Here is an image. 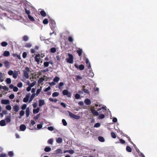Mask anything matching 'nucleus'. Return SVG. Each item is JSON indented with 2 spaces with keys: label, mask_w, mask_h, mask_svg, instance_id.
<instances>
[{
  "label": "nucleus",
  "mask_w": 157,
  "mask_h": 157,
  "mask_svg": "<svg viewBox=\"0 0 157 157\" xmlns=\"http://www.w3.org/2000/svg\"><path fill=\"white\" fill-rule=\"evenodd\" d=\"M14 111L16 112H17L18 111L19 109V107L17 105H16L13 107Z\"/></svg>",
  "instance_id": "nucleus-22"
},
{
  "label": "nucleus",
  "mask_w": 157,
  "mask_h": 157,
  "mask_svg": "<svg viewBox=\"0 0 157 157\" xmlns=\"http://www.w3.org/2000/svg\"><path fill=\"white\" fill-rule=\"evenodd\" d=\"M80 95L78 94H76L75 95V98L76 99H79L80 98Z\"/></svg>",
  "instance_id": "nucleus-48"
},
{
  "label": "nucleus",
  "mask_w": 157,
  "mask_h": 157,
  "mask_svg": "<svg viewBox=\"0 0 157 157\" xmlns=\"http://www.w3.org/2000/svg\"><path fill=\"white\" fill-rule=\"evenodd\" d=\"M8 154L11 157H12L13 155V154L12 151H10L9 152Z\"/></svg>",
  "instance_id": "nucleus-56"
},
{
  "label": "nucleus",
  "mask_w": 157,
  "mask_h": 157,
  "mask_svg": "<svg viewBox=\"0 0 157 157\" xmlns=\"http://www.w3.org/2000/svg\"><path fill=\"white\" fill-rule=\"evenodd\" d=\"M98 140L100 141L101 142H103L105 141V139H104V137L101 136L98 137Z\"/></svg>",
  "instance_id": "nucleus-26"
},
{
  "label": "nucleus",
  "mask_w": 157,
  "mask_h": 157,
  "mask_svg": "<svg viewBox=\"0 0 157 157\" xmlns=\"http://www.w3.org/2000/svg\"><path fill=\"white\" fill-rule=\"evenodd\" d=\"M4 64L7 68H8L10 67V62L7 60H6L4 61Z\"/></svg>",
  "instance_id": "nucleus-7"
},
{
  "label": "nucleus",
  "mask_w": 157,
  "mask_h": 157,
  "mask_svg": "<svg viewBox=\"0 0 157 157\" xmlns=\"http://www.w3.org/2000/svg\"><path fill=\"white\" fill-rule=\"evenodd\" d=\"M40 54H36L35 57V61L38 63H39V62L40 61V58H38V57H40Z\"/></svg>",
  "instance_id": "nucleus-5"
},
{
  "label": "nucleus",
  "mask_w": 157,
  "mask_h": 157,
  "mask_svg": "<svg viewBox=\"0 0 157 157\" xmlns=\"http://www.w3.org/2000/svg\"><path fill=\"white\" fill-rule=\"evenodd\" d=\"M59 94L57 92H54L52 94V96L53 97H56L59 96Z\"/></svg>",
  "instance_id": "nucleus-35"
},
{
  "label": "nucleus",
  "mask_w": 157,
  "mask_h": 157,
  "mask_svg": "<svg viewBox=\"0 0 157 157\" xmlns=\"http://www.w3.org/2000/svg\"><path fill=\"white\" fill-rule=\"evenodd\" d=\"M126 151L129 152H131L132 151V148L129 146H127L126 148Z\"/></svg>",
  "instance_id": "nucleus-32"
},
{
  "label": "nucleus",
  "mask_w": 157,
  "mask_h": 157,
  "mask_svg": "<svg viewBox=\"0 0 157 157\" xmlns=\"http://www.w3.org/2000/svg\"><path fill=\"white\" fill-rule=\"evenodd\" d=\"M59 77H56L53 79V81L55 82H57L59 80Z\"/></svg>",
  "instance_id": "nucleus-41"
},
{
  "label": "nucleus",
  "mask_w": 157,
  "mask_h": 157,
  "mask_svg": "<svg viewBox=\"0 0 157 157\" xmlns=\"http://www.w3.org/2000/svg\"><path fill=\"white\" fill-rule=\"evenodd\" d=\"M13 71L11 70H9L8 72V74L10 75H13Z\"/></svg>",
  "instance_id": "nucleus-51"
},
{
  "label": "nucleus",
  "mask_w": 157,
  "mask_h": 157,
  "mask_svg": "<svg viewBox=\"0 0 157 157\" xmlns=\"http://www.w3.org/2000/svg\"><path fill=\"white\" fill-rule=\"evenodd\" d=\"M40 116V114H37L36 116H35L34 117V118L35 120H38V118H39Z\"/></svg>",
  "instance_id": "nucleus-59"
},
{
  "label": "nucleus",
  "mask_w": 157,
  "mask_h": 157,
  "mask_svg": "<svg viewBox=\"0 0 157 157\" xmlns=\"http://www.w3.org/2000/svg\"><path fill=\"white\" fill-rule=\"evenodd\" d=\"M48 20L47 18L44 19L43 21V23L44 24H48Z\"/></svg>",
  "instance_id": "nucleus-42"
},
{
  "label": "nucleus",
  "mask_w": 157,
  "mask_h": 157,
  "mask_svg": "<svg viewBox=\"0 0 157 157\" xmlns=\"http://www.w3.org/2000/svg\"><path fill=\"white\" fill-rule=\"evenodd\" d=\"M6 108L7 110L10 111L11 109V107L10 105H8L6 106Z\"/></svg>",
  "instance_id": "nucleus-44"
},
{
  "label": "nucleus",
  "mask_w": 157,
  "mask_h": 157,
  "mask_svg": "<svg viewBox=\"0 0 157 157\" xmlns=\"http://www.w3.org/2000/svg\"><path fill=\"white\" fill-rule=\"evenodd\" d=\"M26 114L27 117H28L29 114V107H28L26 111Z\"/></svg>",
  "instance_id": "nucleus-31"
},
{
  "label": "nucleus",
  "mask_w": 157,
  "mask_h": 157,
  "mask_svg": "<svg viewBox=\"0 0 157 157\" xmlns=\"http://www.w3.org/2000/svg\"><path fill=\"white\" fill-rule=\"evenodd\" d=\"M45 77V76L44 75L43 78H40L38 81V83L39 84H40L42 82L44 81V78Z\"/></svg>",
  "instance_id": "nucleus-18"
},
{
  "label": "nucleus",
  "mask_w": 157,
  "mask_h": 157,
  "mask_svg": "<svg viewBox=\"0 0 157 157\" xmlns=\"http://www.w3.org/2000/svg\"><path fill=\"white\" fill-rule=\"evenodd\" d=\"M68 56L69 58L68 59H66L67 62L69 63H72L73 62V55L68 53Z\"/></svg>",
  "instance_id": "nucleus-1"
},
{
  "label": "nucleus",
  "mask_w": 157,
  "mask_h": 157,
  "mask_svg": "<svg viewBox=\"0 0 157 157\" xmlns=\"http://www.w3.org/2000/svg\"><path fill=\"white\" fill-rule=\"evenodd\" d=\"M105 115L103 114H101L99 116V119H102L104 118Z\"/></svg>",
  "instance_id": "nucleus-49"
},
{
  "label": "nucleus",
  "mask_w": 157,
  "mask_h": 157,
  "mask_svg": "<svg viewBox=\"0 0 157 157\" xmlns=\"http://www.w3.org/2000/svg\"><path fill=\"white\" fill-rule=\"evenodd\" d=\"M29 39V38L28 36H25L23 37V40L25 41H26L28 40Z\"/></svg>",
  "instance_id": "nucleus-46"
},
{
  "label": "nucleus",
  "mask_w": 157,
  "mask_h": 157,
  "mask_svg": "<svg viewBox=\"0 0 157 157\" xmlns=\"http://www.w3.org/2000/svg\"><path fill=\"white\" fill-rule=\"evenodd\" d=\"M29 98V94L26 96L24 98L23 100V101L25 102H28Z\"/></svg>",
  "instance_id": "nucleus-13"
},
{
  "label": "nucleus",
  "mask_w": 157,
  "mask_h": 157,
  "mask_svg": "<svg viewBox=\"0 0 157 157\" xmlns=\"http://www.w3.org/2000/svg\"><path fill=\"white\" fill-rule=\"evenodd\" d=\"M20 129L21 131H24L26 129V127L24 124H21L20 126Z\"/></svg>",
  "instance_id": "nucleus-15"
},
{
  "label": "nucleus",
  "mask_w": 157,
  "mask_h": 157,
  "mask_svg": "<svg viewBox=\"0 0 157 157\" xmlns=\"http://www.w3.org/2000/svg\"><path fill=\"white\" fill-rule=\"evenodd\" d=\"M62 93L64 95H67L68 97L71 98V92H69L67 90H64L62 91Z\"/></svg>",
  "instance_id": "nucleus-4"
},
{
  "label": "nucleus",
  "mask_w": 157,
  "mask_h": 157,
  "mask_svg": "<svg viewBox=\"0 0 157 157\" xmlns=\"http://www.w3.org/2000/svg\"><path fill=\"white\" fill-rule=\"evenodd\" d=\"M63 141L61 137H58L56 140V142L58 143H61Z\"/></svg>",
  "instance_id": "nucleus-27"
},
{
  "label": "nucleus",
  "mask_w": 157,
  "mask_h": 157,
  "mask_svg": "<svg viewBox=\"0 0 157 157\" xmlns=\"http://www.w3.org/2000/svg\"><path fill=\"white\" fill-rule=\"evenodd\" d=\"M48 129L50 131H52L54 130V128L52 126H49L48 127Z\"/></svg>",
  "instance_id": "nucleus-58"
},
{
  "label": "nucleus",
  "mask_w": 157,
  "mask_h": 157,
  "mask_svg": "<svg viewBox=\"0 0 157 157\" xmlns=\"http://www.w3.org/2000/svg\"><path fill=\"white\" fill-rule=\"evenodd\" d=\"M6 155L5 153H2L0 154V157H6Z\"/></svg>",
  "instance_id": "nucleus-64"
},
{
  "label": "nucleus",
  "mask_w": 157,
  "mask_h": 157,
  "mask_svg": "<svg viewBox=\"0 0 157 157\" xmlns=\"http://www.w3.org/2000/svg\"><path fill=\"white\" fill-rule=\"evenodd\" d=\"M64 84L63 82H60V83H59V84L58 86V88L59 89H60L61 87L62 86H63V85Z\"/></svg>",
  "instance_id": "nucleus-57"
},
{
  "label": "nucleus",
  "mask_w": 157,
  "mask_h": 157,
  "mask_svg": "<svg viewBox=\"0 0 157 157\" xmlns=\"http://www.w3.org/2000/svg\"><path fill=\"white\" fill-rule=\"evenodd\" d=\"M68 40L70 42H72L73 41V38L72 36H70L68 38Z\"/></svg>",
  "instance_id": "nucleus-47"
},
{
  "label": "nucleus",
  "mask_w": 157,
  "mask_h": 157,
  "mask_svg": "<svg viewBox=\"0 0 157 157\" xmlns=\"http://www.w3.org/2000/svg\"><path fill=\"white\" fill-rule=\"evenodd\" d=\"M55 151L56 153L57 154H62L63 153L62 150L60 149H57Z\"/></svg>",
  "instance_id": "nucleus-21"
},
{
  "label": "nucleus",
  "mask_w": 157,
  "mask_h": 157,
  "mask_svg": "<svg viewBox=\"0 0 157 157\" xmlns=\"http://www.w3.org/2000/svg\"><path fill=\"white\" fill-rule=\"evenodd\" d=\"M49 62H45L44 63V65L45 67H48L49 66Z\"/></svg>",
  "instance_id": "nucleus-54"
},
{
  "label": "nucleus",
  "mask_w": 157,
  "mask_h": 157,
  "mask_svg": "<svg viewBox=\"0 0 157 157\" xmlns=\"http://www.w3.org/2000/svg\"><path fill=\"white\" fill-rule=\"evenodd\" d=\"M5 120L7 123L10 122L11 121V116H6Z\"/></svg>",
  "instance_id": "nucleus-9"
},
{
  "label": "nucleus",
  "mask_w": 157,
  "mask_h": 157,
  "mask_svg": "<svg viewBox=\"0 0 157 157\" xmlns=\"http://www.w3.org/2000/svg\"><path fill=\"white\" fill-rule=\"evenodd\" d=\"M78 69L80 70H82L84 69V66L83 64L80 65L79 66Z\"/></svg>",
  "instance_id": "nucleus-36"
},
{
  "label": "nucleus",
  "mask_w": 157,
  "mask_h": 157,
  "mask_svg": "<svg viewBox=\"0 0 157 157\" xmlns=\"http://www.w3.org/2000/svg\"><path fill=\"white\" fill-rule=\"evenodd\" d=\"M1 44L2 46L5 47L7 46L8 44L6 42L3 41L1 43Z\"/></svg>",
  "instance_id": "nucleus-28"
},
{
  "label": "nucleus",
  "mask_w": 157,
  "mask_h": 157,
  "mask_svg": "<svg viewBox=\"0 0 157 157\" xmlns=\"http://www.w3.org/2000/svg\"><path fill=\"white\" fill-rule=\"evenodd\" d=\"M48 142L49 144L52 145L53 142V140L52 139H50L48 140Z\"/></svg>",
  "instance_id": "nucleus-53"
},
{
  "label": "nucleus",
  "mask_w": 157,
  "mask_h": 157,
  "mask_svg": "<svg viewBox=\"0 0 157 157\" xmlns=\"http://www.w3.org/2000/svg\"><path fill=\"white\" fill-rule=\"evenodd\" d=\"M22 86V83L21 82L19 83L17 85V86L19 88L21 87Z\"/></svg>",
  "instance_id": "nucleus-63"
},
{
  "label": "nucleus",
  "mask_w": 157,
  "mask_h": 157,
  "mask_svg": "<svg viewBox=\"0 0 157 157\" xmlns=\"http://www.w3.org/2000/svg\"><path fill=\"white\" fill-rule=\"evenodd\" d=\"M62 122L63 123V125H64L65 126L67 125V123L65 119H62Z\"/></svg>",
  "instance_id": "nucleus-45"
},
{
  "label": "nucleus",
  "mask_w": 157,
  "mask_h": 157,
  "mask_svg": "<svg viewBox=\"0 0 157 157\" xmlns=\"http://www.w3.org/2000/svg\"><path fill=\"white\" fill-rule=\"evenodd\" d=\"M56 51V49L55 48L53 47L51 48L50 52L52 53H55Z\"/></svg>",
  "instance_id": "nucleus-37"
},
{
  "label": "nucleus",
  "mask_w": 157,
  "mask_h": 157,
  "mask_svg": "<svg viewBox=\"0 0 157 157\" xmlns=\"http://www.w3.org/2000/svg\"><path fill=\"white\" fill-rule=\"evenodd\" d=\"M75 79L76 81H78L82 79V78L81 76L79 75L75 76Z\"/></svg>",
  "instance_id": "nucleus-30"
},
{
  "label": "nucleus",
  "mask_w": 157,
  "mask_h": 157,
  "mask_svg": "<svg viewBox=\"0 0 157 157\" xmlns=\"http://www.w3.org/2000/svg\"><path fill=\"white\" fill-rule=\"evenodd\" d=\"M26 105L25 104H24L22 105V106H21V109H22V110H24L26 108Z\"/></svg>",
  "instance_id": "nucleus-62"
},
{
  "label": "nucleus",
  "mask_w": 157,
  "mask_h": 157,
  "mask_svg": "<svg viewBox=\"0 0 157 157\" xmlns=\"http://www.w3.org/2000/svg\"><path fill=\"white\" fill-rule=\"evenodd\" d=\"M11 79L10 78H7L6 80V83L8 84H10L11 83Z\"/></svg>",
  "instance_id": "nucleus-34"
},
{
  "label": "nucleus",
  "mask_w": 157,
  "mask_h": 157,
  "mask_svg": "<svg viewBox=\"0 0 157 157\" xmlns=\"http://www.w3.org/2000/svg\"><path fill=\"white\" fill-rule=\"evenodd\" d=\"M18 73L17 71H15L14 73H13V77L14 78H17L18 75Z\"/></svg>",
  "instance_id": "nucleus-20"
},
{
  "label": "nucleus",
  "mask_w": 157,
  "mask_h": 157,
  "mask_svg": "<svg viewBox=\"0 0 157 157\" xmlns=\"http://www.w3.org/2000/svg\"><path fill=\"white\" fill-rule=\"evenodd\" d=\"M6 125V122L4 120H2L0 121V125L2 126H5Z\"/></svg>",
  "instance_id": "nucleus-17"
},
{
  "label": "nucleus",
  "mask_w": 157,
  "mask_h": 157,
  "mask_svg": "<svg viewBox=\"0 0 157 157\" xmlns=\"http://www.w3.org/2000/svg\"><path fill=\"white\" fill-rule=\"evenodd\" d=\"M84 102L87 105H90L91 104V101L88 98H86L84 100Z\"/></svg>",
  "instance_id": "nucleus-6"
},
{
  "label": "nucleus",
  "mask_w": 157,
  "mask_h": 157,
  "mask_svg": "<svg viewBox=\"0 0 157 157\" xmlns=\"http://www.w3.org/2000/svg\"><path fill=\"white\" fill-rule=\"evenodd\" d=\"M101 125V124L99 123H96L94 125V127L95 128L99 127Z\"/></svg>",
  "instance_id": "nucleus-50"
},
{
  "label": "nucleus",
  "mask_w": 157,
  "mask_h": 157,
  "mask_svg": "<svg viewBox=\"0 0 157 157\" xmlns=\"http://www.w3.org/2000/svg\"><path fill=\"white\" fill-rule=\"evenodd\" d=\"M111 137L115 139V138H116V135L114 132H111Z\"/></svg>",
  "instance_id": "nucleus-39"
},
{
  "label": "nucleus",
  "mask_w": 157,
  "mask_h": 157,
  "mask_svg": "<svg viewBox=\"0 0 157 157\" xmlns=\"http://www.w3.org/2000/svg\"><path fill=\"white\" fill-rule=\"evenodd\" d=\"M39 48V47L36 46L35 47L34 49H31V52L32 53H34L36 51L38 50Z\"/></svg>",
  "instance_id": "nucleus-11"
},
{
  "label": "nucleus",
  "mask_w": 157,
  "mask_h": 157,
  "mask_svg": "<svg viewBox=\"0 0 157 157\" xmlns=\"http://www.w3.org/2000/svg\"><path fill=\"white\" fill-rule=\"evenodd\" d=\"M49 100L50 101H52V102H56L57 101H58V100L56 99H54L52 98H49Z\"/></svg>",
  "instance_id": "nucleus-40"
},
{
  "label": "nucleus",
  "mask_w": 157,
  "mask_h": 157,
  "mask_svg": "<svg viewBox=\"0 0 157 157\" xmlns=\"http://www.w3.org/2000/svg\"><path fill=\"white\" fill-rule=\"evenodd\" d=\"M3 55L4 57H8L10 55V52L8 51H5L3 52Z\"/></svg>",
  "instance_id": "nucleus-16"
},
{
  "label": "nucleus",
  "mask_w": 157,
  "mask_h": 157,
  "mask_svg": "<svg viewBox=\"0 0 157 157\" xmlns=\"http://www.w3.org/2000/svg\"><path fill=\"white\" fill-rule=\"evenodd\" d=\"M51 89V87L50 86H48V87L46 88L45 89V90H44V92H48L49 90Z\"/></svg>",
  "instance_id": "nucleus-61"
},
{
  "label": "nucleus",
  "mask_w": 157,
  "mask_h": 157,
  "mask_svg": "<svg viewBox=\"0 0 157 157\" xmlns=\"http://www.w3.org/2000/svg\"><path fill=\"white\" fill-rule=\"evenodd\" d=\"M12 56L13 57H17V58L19 59H21V57L20 55L17 54L16 53H13L12 55Z\"/></svg>",
  "instance_id": "nucleus-25"
},
{
  "label": "nucleus",
  "mask_w": 157,
  "mask_h": 157,
  "mask_svg": "<svg viewBox=\"0 0 157 157\" xmlns=\"http://www.w3.org/2000/svg\"><path fill=\"white\" fill-rule=\"evenodd\" d=\"M29 71V68L28 67H26L25 68V70L24 71V76L26 78H29V75L28 72Z\"/></svg>",
  "instance_id": "nucleus-3"
},
{
  "label": "nucleus",
  "mask_w": 157,
  "mask_h": 157,
  "mask_svg": "<svg viewBox=\"0 0 157 157\" xmlns=\"http://www.w3.org/2000/svg\"><path fill=\"white\" fill-rule=\"evenodd\" d=\"M45 104L44 100L40 99L39 101V106L41 107Z\"/></svg>",
  "instance_id": "nucleus-8"
},
{
  "label": "nucleus",
  "mask_w": 157,
  "mask_h": 157,
  "mask_svg": "<svg viewBox=\"0 0 157 157\" xmlns=\"http://www.w3.org/2000/svg\"><path fill=\"white\" fill-rule=\"evenodd\" d=\"M9 98L10 99H13L14 98V94H10L9 96Z\"/></svg>",
  "instance_id": "nucleus-60"
},
{
  "label": "nucleus",
  "mask_w": 157,
  "mask_h": 157,
  "mask_svg": "<svg viewBox=\"0 0 157 157\" xmlns=\"http://www.w3.org/2000/svg\"><path fill=\"white\" fill-rule=\"evenodd\" d=\"M91 112L92 114L94 116H98L99 115L98 113L94 109H92Z\"/></svg>",
  "instance_id": "nucleus-10"
},
{
  "label": "nucleus",
  "mask_w": 157,
  "mask_h": 157,
  "mask_svg": "<svg viewBox=\"0 0 157 157\" xmlns=\"http://www.w3.org/2000/svg\"><path fill=\"white\" fill-rule=\"evenodd\" d=\"M40 14L43 17H45L47 15L46 13L44 10L41 11L40 12Z\"/></svg>",
  "instance_id": "nucleus-23"
},
{
  "label": "nucleus",
  "mask_w": 157,
  "mask_h": 157,
  "mask_svg": "<svg viewBox=\"0 0 157 157\" xmlns=\"http://www.w3.org/2000/svg\"><path fill=\"white\" fill-rule=\"evenodd\" d=\"M51 149L50 147H46L44 149V151L46 152H48L51 151Z\"/></svg>",
  "instance_id": "nucleus-29"
},
{
  "label": "nucleus",
  "mask_w": 157,
  "mask_h": 157,
  "mask_svg": "<svg viewBox=\"0 0 157 157\" xmlns=\"http://www.w3.org/2000/svg\"><path fill=\"white\" fill-rule=\"evenodd\" d=\"M2 89H3L5 91H8L9 90V88L7 86H2Z\"/></svg>",
  "instance_id": "nucleus-52"
},
{
  "label": "nucleus",
  "mask_w": 157,
  "mask_h": 157,
  "mask_svg": "<svg viewBox=\"0 0 157 157\" xmlns=\"http://www.w3.org/2000/svg\"><path fill=\"white\" fill-rule=\"evenodd\" d=\"M36 95V94L35 93H34L31 95V96L30 97V102H31L32 100Z\"/></svg>",
  "instance_id": "nucleus-38"
},
{
  "label": "nucleus",
  "mask_w": 157,
  "mask_h": 157,
  "mask_svg": "<svg viewBox=\"0 0 157 157\" xmlns=\"http://www.w3.org/2000/svg\"><path fill=\"white\" fill-rule=\"evenodd\" d=\"M77 53L78 54L79 56H81L82 53V50L80 48H79L77 50Z\"/></svg>",
  "instance_id": "nucleus-24"
},
{
  "label": "nucleus",
  "mask_w": 157,
  "mask_h": 157,
  "mask_svg": "<svg viewBox=\"0 0 157 157\" xmlns=\"http://www.w3.org/2000/svg\"><path fill=\"white\" fill-rule=\"evenodd\" d=\"M68 113L69 116L71 118H73L77 120H78L80 118L79 116L76 115L70 111H68Z\"/></svg>",
  "instance_id": "nucleus-2"
},
{
  "label": "nucleus",
  "mask_w": 157,
  "mask_h": 157,
  "mask_svg": "<svg viewBox=\"0 0 157 157\" xmlns=\"http://www.w3.org/2000/svg\"><path fill=\"white\" fill-rule=\"evenodd\" d=\"M42 127V124H38L37 125V127L38 129H41Z\"/></svg>",
  "instance_id": "nucleus-55"
},
{
  "label": "nucleus",
  "mask_w": 157,
  "mask_h": 157,
  "mask_svg": "<svg viewBox=\"0 0 157 157\" xmlns=\"http://www.w3.org/2000/svg\"><path fill=\"white\" fill-rule=\"evenodd\" d=\"M25 10L26 13L27 14L28 17L29 19V10H28L27 8H25Z\"/></svg>",
  "instance_id": "nucleus-33"
},
{
  "label": "nucleus",
  "mask_w": 157,
  "mask_h": 157,
  "mask_svg": "<svg viewBox=\"0 0 157 157\" xmlns=\"http://www.w3.org/2000/svg\"><path fill=\"white\" fill-rule=\"evenodd\" d=\"M82 90L83 91V92L86 94H88L89 93V91L87 89L85 88V86L83 85L82 86Z\"/></svg>",
  "instance_id": "nucleus-14"
},
{
  "label": "nucleus",
  "mask_w": 157,
  "mask_h": 157,
  "mask_svg": "<svg viewBox=\"0 0 157 157\" xmlns=\"http://www.w3.org/2000/svg\"><path fill=\"white\" fill-rule=\"evenodd\" d=\"M1 103L3 104H7L9 103V101L8 100L2 99L1 100Z\"/></svg>",
  "instance_id": "nucleus-12"
},
{
  "label": "nucleus",
  "mask_w": 157,
  "mask_h": 157,
  "mask_svg": "<svg viewBox=\"0 0 157 157\" xmlns=\"http://www.w3.org/2000/svg\"><path fill=\"white\" fill-rule=\"evenodd\" d=\"M40 109L39 107H38L36 109H34L33 111V113L34 114L38 113L39 112Z\"/></svg>",
  "instance_id": "nucleus-19"
},
{
  "label": "nucleus",
  "mask_w": 157,
  "mask_h": 157,
  "mask_svg": "<svg viewBox=\"0 0 157 157\" xmlns=\"http://www.w3.org/2000/svg\"><path fill=\"white\" fill-rule=\"evenodd\" d=\"M3 78V74L2 73L0 72V81L1 82H2L3 81V79H2Z\"/></svg>",
  "instance_id": "nucleus-43"
}]
</instances>
